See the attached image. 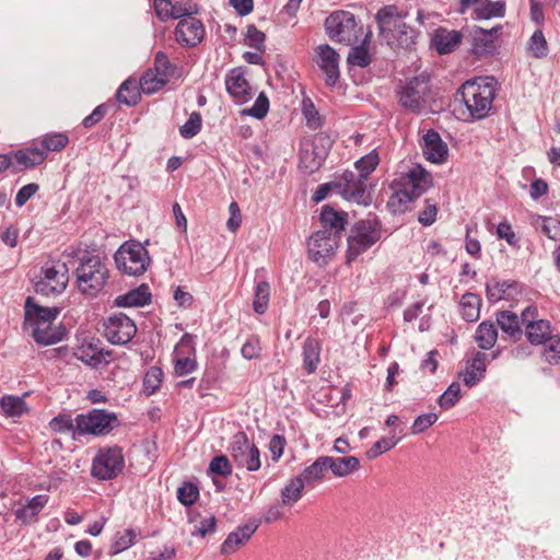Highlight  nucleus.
Listing matches in <instances>:
<instances>
[{
  "label": "nucleus",
  "mask_w": 560,
  "mask_h": 560,
  "mask_svg": "<svg viewBox=\"0 0 560 560\" xmlns=\"http://www.w3.org/2000/svg\"><path fill=\"white\" fill-rule=\"evenodd\" d=\"M528 49L533 57L544 58L548 54V46L541 30H536L529 38Z\"/></svg>",
  "instance_id": "50"
},
{
  "label": "nucleus",
  "mask_w": 560,
  "mask_h": 560,
  "mask_svg": "<svg viewBox=\"0 0 560 560\" xmlns=\"http://www.w3.org/2000/svg\"><path fill=\"white\" fill-rule=\"evenodd\" d=\"M168 80L150 68L140 78L139 86L144 94H153L165 86Z\"/></svg>",
  "instance_id": "40"
},
{
  "label": "nucleus",
  "mask_w": 560,
  "mask_h": 560,
  "mask_svg": "<svg viewBox=\"0 0 560 560\" xmlns=\"http://www.w3.org/2000/svg\"><path fill=\"white\" fill-rule=\"evenodd\" d=\"M205 34L203 23L196 18L179 20L174 31L175 40L183 47L198 46L203 40Z\"/></svg>",
  "instance_id": "14"
},
{
  "label": "nucleus",
  "mask_w": 560,
  "mask_h": 560,
  "mask_svg": "<svg viewBox=\"0 0 560 560\" xmlns=\"http://www.w3.org/2000/svg\"><path fill=\"white\" fill-rule=\"evenodd\" d=\"M495 85L497 81L492 77L477 78L462 85L457 94L472 119H482L489 115L497 93Z\"/></svg>",
  "instance_id": "3"
},
{
  "label": "nucleus",
  "mask_w": 560,
  "mask_h": 560,
  "mask_svg": "<svg viewBox=\"0 0 560 560\" xmlns=\"http://www.w3.org/2000/svg\"><path fill=\"white\" fill-rule=\"evenodd\" d=\"M380 35L392 48L410 49L418 36L416 30L407 25L395 5H386L376 13Z\"/></svg>",
  "instance_id": "2"
},
{
  "label": "nucleus",
  "mask_w": 560,
  "mask_h": 560,
  "mask_svg": "<svg viewBox=\"0 0 560 560\" xmlns=\"http://www.w3.org/2000/svg\"><path fill=\"white\" fill-rule=\"evenodd\" d=\"M487 370V354L474 352L470 360L467 361L466 370L463 373V382L466 386L472 387L485 378Z\"/></svg>",
  "instance_id": "21"
},
{
  "label": "nucleus",
  "mask_w": 560,
  "mask_h": 560,
  "mask_svg": "<svg viewBox=\"0 0 560 560\" xmlns=\"http://www.w3.org/2000/svg\"><path fill=\"white\" fill-rule=\"evenodd\" d=\"M525 336L527 340L534 346H538L545 342L546 339L551 336L549 320H530V323H527L525 326Z\"/></svg>",
  "instance_id": "30"
},
{
  "label": "nucleus",
  "mask_w": 560,
  "mask_h": 560,
  "mask_svg": "<svg viewBox=\"0 0 560 560\" xmlns=\"http://www.w3.org/2000/svg\"><path fill=\"white\" fill-rule=\"evenodd\" d=\"M124 465L121 448L117 446L103 448L93 459L91 474L100 480H110L122 470Z\"/></svg>",
  "instance_id": "11"
},
{
  "label": "nucleus",
  "mask_w": 560,
  "mask_h": 560,
  "mask_svg": "<svg viewBox=\"0 0 560 560\" xmlns=\"http://www.w3.org/2000/svg\"><path fill=\"white\" fill-rule=\"evenodd\" d=\"M46 152L38 148L19 150L14 153L16 162L25 168L34 167L46 160Z\"/></svg>",
  "instance_id": "39"
},
{
  "label": "nucleus",
  "mask_w": 560,
  "mask_h": 560,
  "mask_svg": "<svg viewBox=\"0 0 560 560\" xmlns=\"http://www.w3.org/2000/svg\"><path fill=\"white\" fill-rule=\"evenodd\" d=\"M462 316L466 322H475L480 315V298L475 294L467 292L460 299Z\"/></svg>",
  "instance_id": "38"
},
{
  "label": "nucleus",
  "mask_w": 560,
  "mask_h": 560,
  "mask_svg": "<svg viewBox=\"0 0 560 560\" xmlns=\"http://www.w3.org/2000/svg\"><path fill=\"white\" fill-rule=\"evenodd\" d=\"M24 325L25 326H47L56 319L59 314L57 307H43L28 296L25 301Z\"/></svg>",
  "instance_id": "19"
},
{
  "label": "nucleus",
  "mask_w": 560,
  "mask_h": 560,
  "mask_svg": "<svg viewBox=\"0 0 560 560\" xmlns=\"http://www.w3.org/2000/svg\"><path fill=\"white\" fill-rule=\"evenodd\" d=\"M260 340L257 336L248 338L241 349L242 357L246 360L257 359L260 355Z\"/></svg>",
  "instance_id": "64"
},
{
  "label": "nucleus",
  "mask_w": 560,
  "mask_h": 560,
  "mask_svg": "<svg viewBox=\"0 0 560 560\" xmlns=\"http://www.w3.org/2000/svg\"><path fill=\"white\" fill-rule=\"evenodd\" d=\"M398 442L399 439H397L394 435L388 438H382L378 441H376L370 450L365 452V456L368 457V459H374L381 456L383 453L394 448Z\"/></svg>",
  "instance_id": "52"
},
{
  "label": "nucleus",
  "mask_w": 560,
  "mask_h": 560,
  "mask_svg": "<svg viewBox=\"0 0 560 560\" xmlns=\"http://www.w3.org/2000/svg\"><path fill=\"white\" fill-rule=\"evenodd\" d=\"M118 425L117 416L104 409H93L77 416L78 435H104Z\"/></svg>",
  "instance_id": "10"
},
{
  "label": "nucleus",
  "mask_w": 560,
  "mask_h": 560,
  "mask_svg": "<svg viewBox=\"0 0 560 560\" xmlns=\"http://www.w3.org/2000/svg\"><path fill=\"white\" fill-rule=\"evenodd\" d=\"M139 88V83L135 79H127L117 90V101L128 106L136 105L140 97Z\"/></svg>",
  "instance_id": "36"
},
{
  "label": "nucleus",
  "mask_w": 560,
  "mask_h": 560,
  "mask_svg": "<svg viewBox=\"0 0 560 560\" xmlns=\"http://www.w3.org/2000/svg\"><path fill=\"white\" fill-rule=\"evenodd\" d=\"M436 420L438 415L434 412H428L418 416L411 425V433L420 434L424 432L427 429L433 425L436 422Z\"/></svg>",
  "instance_id": "63"
},
{
  "label": "nucleus",
  "mask_w": 560,
  "mask_h": 560,
  "mask_svg": "<svg viewBox=\"0 0 560 560\" xmlns=\"http://www.w3.org/2000/svg\"><path fill=\"white\" fill-rule=\"evenodd\" d=\"M49 497L46 494H37L33 497L25 505L14 511L16 520L21 521L23 524H30L46 506Z\"/></svg>",
  "instance_id": "27"
},
{
  "label": "nucleus",
  "mask_w": 560,
  "mask_h": 560,
  "mask_svg": "<svg viewBox=\"0 0 560 560\" xmlns=\"http://www.w3.org/2000/svg\"><path fill=\"white\" fill-rule=\"evenodd\" d=\"M73 355L91 368H97L102 363L106 362L105 355H109L108 351L100 348L97 343L93 341H84L78 347Z\"/></svg>",
  "instance_id": "23"
},
{
  "label": "nucleus",
  "mask_w": 560,
  "mask_h": 560,
  "mask_svg": "<svg viewBox=\"0 0 560 560\" xmlns=\"http://www.w3.org/2000/svg\"><path fill=\"white\" fill-rule=\"evenodd\" d=\"M460 40V32L438 28L433 35L432 44L440 55H446L452 52L459 45Z\"/></svg>",
  "instance_id": "25"
},
{
  "label": "nucleus",
  "mask_w": 560,
  "mask_h": 560,
  "mask_svg": "<svg viewBox=\"0 0 560 560\" xmlns=\"http://www.w3.org/2000/svg\"><path fill=\"white\" fill-rule=\"evenodd\" d=\"M381 238V223L375 220L357 222L348 236L347 262L350 264Z\"/></svg>",
  "instance_id": "7"
},
{
  "label": "nucleus",
  "mask_w": 560,
  "mask_h": 560,
  "mask_svg": "<svg viewBox=\"0 0 560 560\" xmlns=\"http://www.w3.org/2000/svg\"><path fill=\"white\" fill-rule=\"evenodd\" d=\"M544 346L542 357L550 364L560 363V335H551L541 343Z\"/></svg>",
  "instance_id": "44"
},
{
  "label": "nucleus",
  "mask_w": 560,
  "mask_h": 560,
  "mask_svg": "<svg viewBox=\"0 0 560 560\" xmlns=\"http://www.w3.org/2000/svg\"><path fill=\"white\" fill-rule=\"evenodd\" d=\"M163 371L158 366H151L143 378V387L148 395H152L161 385Z\"/></svg>",
  "instance_id": "54"
},
{
  "label": "nucleus",
  "mask_w": 560,
  "mask_h": 560,
  "mask_svg": "<svg viewBox=\"0 0 560 560\" xmlns=\"http://www.w3.org/2000/svg\"><path fill=\"white\" fill-rule=\"evenodd\" d=\"M155 72L160 73L164 79L170 80L173 71V65L168 60V57L163 51H158L154 57V65L151 68Z\"/></svg>",
  "instance_id": "62"
},
{
  "label": "nucleus",
  "mask_w": 560,
  "mask_h": 560,
  "mask_svg": "<svg viewBox=\"0 0 560 560\" xmlns=\"http://www.w3.org/2000/svg\"><path fill=\"white\" fill-rule=\"evenodd\" d=\"M325 30L330 39L351 44L359 39L358 23L353 13L349 11H335L325 21Z\"/></svg>",
  "instance_id": "9"
},
{
  "label": "nucleus",
  "mask_w": 560,
  "mask_h": 560,
  "mask_svg": "<svg viewBox=\"0 0 560 560\" xmlns=\"http://www.w3.org/2000/svg\"><path fill=\"white\" fill-rule=\"evenodd\" d=\"M340 236L337 232L323 229L313 233L308 240V257L319 266H325L335 255Z\"/></svg>",
  "instance_id": "12"
},
{
  "label": "nucleus",
  "mask_w": 560,
  "mask_h": 560,
  "mask_svg": "<svg viewBox=\"0 0 560 560\" xmlns=\"http://www.w3.org/2000/svg\"><path fill=\"white\" fill-rule=\"evenodd\" d=\"M497 323L501 330L513 339H520L522 328L520 317L511 311H501L497 314Z\"/></svg>",
  "instance_id": "32"
},
{
  "label": "nucleus",
  "mask_w": 560,
  "mask_h": 560,
  "mask_svg": "<svg viewBox=\"0 0 560 560\" xmlns=\"http://www.w3.org/2000/svg\"><path fill=\"white\" fill-rule=\"evenodd\" d=\"M198 497V488L191 482H185L177 489V499L182 504L186 506L194 504Z\"/></svg>",
  "instance_id": "58"
},
{
  "label": "nucleus",
  "mask_w": 560,
  "mask_h": 560,
  "mask_svg": "<svg viewBox=\"0 0 560 560\" xmlns=\"http://www.w3.org/2000/svg\"><path fill=\"white\" fill-rule=\"evenodd\" d=\"M366 180L362 175L347 171L335 182V188L347 200L362 202L365 197Z\"/></svg>",
  "instance_id": "15"
},
{
  "label": "nucleus",
  "mask_w": 560,
  "mask_h": 560,
  "mask_svg": "<svg viewBox=\"0 0 560 560\" xmlns=\"http://www.w3.org/2000/svg\"><path fill=\"white\" fill-rule=\"evenodd\" d=\"M209 472L228 477L232 474V465L225 455L214 456L209 464Z\"/></svg>",
  "instance_id": "56"
},
{
  "label": "nucleus",
  "mask_w": 560,
  "mask_h": 560,
  "mask_svg": "<svg viewBox=\"0 0 560 560\" xmlns=\"http://www.w3.org/2000/svg\"><path fill=\"white\" fill-rule=\"evenodd\" d=\"M152 295L148 284L142 283L126 294L118 295L114 303L118 307H141L151 302Z\"/></svg>",
  "instance_id": "24"
},
{
  "label": "nucleus",
  "mask_w": 560,
  "mask_h": 560,
  "mask_svg": "<svg viewBox=\"0 0 560 560\" xmlns=\"http://www.w3.org/2000/svg\"><path fill=\"white\" fill-rule=\"evenodd\" d=\"M225 88L237 104H244L252 98L250 86L240 68H234L226 73Z\"/></svg>",
  "instance_id": "18"
},
{
  "label": "nucleus",
  "mask_w": 560,
  "mask_h": 560,
  "mask_svg": "<svg viewBox=\"0 0 560 560\" xmlns=\"http://www.w3.org/2000/svg\"><path fill=\"white\" fill-rule=\"evenodd\" d=\"M78 290L88 296H96L105 287L109 272L105 261L97 255L84 256L75 269Z\"/></svg>",
  "instance_id": "4"
},
{
  "label": "nucleus",
  "mask_w": 560,
  "mask_h": 560,
  "mask_svg": "<svg viewBox=\"0 0 560 560\" xmlns=\"http://www.w3.org/2000/svg\"><path fill=\"white\" fill-rule=\"evenodd\" d=\"M49 425L52 431L62 433L69 432L73 436L78 435L77 417L72 419L69 415H59L51 419Z\"/></svg>",
  "instance_id": "47"
},
{
  "label": "nucleus",
  "mask_w": 560,
  "mask_h": 560,
  "mask_svg": "<svg viewBox=\"0 0 560 560\" xmlns=\"http://www.w3.org/2000/svg\"><path fill=\"white\" fill-rule=\"evenodd\" d=\"M328 470L336 477H347L360 468V460L355 456L330 457L326 456Z\"/></svg>",
  "instance_id": "29"
},
{
  "label": "nucleus",
  "mask_w": 560,
  "mask_h": 560,
  "mask_svg": "<svg viewBox=\"0 0 560 560\" xmlns=\"http://www.w3.org/2000/svg\"><path fill=\"white\" fill-rule=\"evenodd\" d=\"M258 522L252 520L237 526L231 532L220 546V552L224 556L235 553L241 547L245 546L258 529Z\"/></svg>",
  "instance_id": "16"
},
{
  "label": "nucleus",
  "mask_w": 560,
  "mask_h": 560,
  "mask_svg": "<svg viewBox=\"0 0 560 560\" xmlns=\"http://www.w3.org/2000/svg\"><path fill=\"white\" fill-rule=\"evenodd\" d=\"M230 455L238 468L257 471L261 467L260 452L243 431L236 432L230 442Z\"/></svg>",
  "instance_id": "8"
},
{
  "label": "nucleus",
  "mask_w": 560,
  "mask_h": 560,
  "mask_svg": "<svg viewBox=\"0 0 560 560\" xmlns=\"http://www.w3.org/2000/svg\"><path fill=\"white\" fill-rule=\"evenodd\" d=\"M199 8L197 3L191 0H182L173 3L172 19L182 20L186 18H194L197 14Z\"/></svg>",
  "instance_id": "49"
},
{
  "label": "nucleus",
  "mask_w": 560,
  "mask_h": 560,
  "mask_svg": "<svg viewBox=\"0 0 560 560\" xmlns=\"http://www.w3.org/2000/svg\"><path fill=\"white\" fill-rule=\"evenodd\" d=\"M114 259L122 273L135 277L143 275L151 262L149 252L143 244L137 241H128L120 245Z\"/></svg>",
  "instance_id": "6"
},
{
  "label": "nucleus",
  "mask_w": 560,
  "mask_h": 560,
  "mask_svg": "<svg viewBox=\"0 0 560 560\" xmlns=\"http://www.w3.org/2000/svg\"><path fill=\"white\" fill-rule=\"evenodd\" d=\"M3 411L11 417H19L27 411L26 404L22 397L5 396L1 400Z\"/></svg>",
  "instance_id": "46"
},
{
  "label": "nucleus",
  "mask_w": 560,
  "mask_h": 560,
  "mask_svg": "<svg viewBox=\"0 0 560 560\" xmlns=\"http://www.w3.org/2000/svg\"><path fill=\"white\" fill-rule=\"evenodd\" d=\"M327 470L326 456H320L313 464L307 466L298 477L301 478L305 485H313L322 480Z\"/></svg>",
  "instance_id": "37"
},
{
  "label": "nucleus",
  "mask_w": 560,
  "mask_h": 560,
  "mask_svg": "<svg viewBox=\"0 0 560 560\" xmlns=\"http://www.w3.org/2000/svg\"><path fill=\"white\" fill-rule=\"evenodd\" d=\"M316 62L325 74L327 85L334 86L340 75L339 72V54L329 45H319L316 48Z\"/></svg>",
  "instance_id": "17"
},
{
  "label": "nucleus",
  "mask_w": 560,
  "mask_h": 560,
  "mask_svg": "<svg viewBox=\"0 0 560 560\" xmlns=\"http://www.w3.org/2000/svg\"><path fill=\"white\" fill-rule=\"evenodd\" d=\"M51 325H47V326H38V325H34V326H30L32 328V337L34 338V340L38 343V345H42V346H50V345H55L57 343L58 341H60V337L57 336L55 332L51 331Z\"/></svg>",
  "instance_id": "45"
},
{
  "label": "nucleus",
  "mask_w": 560,
  "mask_h": 560,
  "mask_svg": "<svg viewBox=\"0 0 560 560\" xmlns=\"http://www.w3.org/2000/svg\"><path fill=\"white\" fill-rule=\"evenodd\" d=\"M422 153L432 163H443L448 154V148L438 131L430 129L422 137Z\"/></svg>",
  "instance_id": "20"
},
{
  "label": "nucleus",
  "mask_w": 560,
  "mask_h": 560,
  "mask_svg": "<svg viewBox=\"0 0 560 560\" xmlns=\"http://www.w3.org/2000/svg\"><path fill=\"white\" fill-rule=\"evenodd\" d=\"M201 115L192 112L187 121L179 128V133L184 139L195 137L201 129Z\"/></svg>",
  "instance_id": "55"
},
{
  "label": "nucleus",
  "mask_w": 560,
  "mask_h": 560,
  "mask_svg": "<svg viewBox=\"0 0 560 560\" xmlns=\"http://www.w3.org/2000/svg\"><path fill=\"white\" fill-rule=\"evenodd\" d=\"M45 280L54 283L56 291H65L69 282V268L63 261L47 262L42 267Z\"/></svg>",
  "instance_id": "22"
},
{
  "label": "nucleus",
  "mask_w": 560,
  "mask_h": 560,
  "mask_svg": "<svg viewBox=\"0 0 560 560\" xmlns=\"http://www.w3.org/2000/svg\"><path fill=\"white\" fill-rule=\"evenodd\" d=\"M266 39V35L264 32L258 30L254 24L247 26L246 31V45L257 49L258 51L265 50L264 42Z\"/></svg>",
  "instance_id": "59"
},
{
  "label": "nucleus",
  "mask_w": 560,
  "mask_h": 560,
  "mask_svg": "<svg viewBox=\"0 0 560 560\" xmlns=\"http://www.w3.org/2000/svg\"><path fill=\"white\" fill-rule=\"evenodd\" d=\"M487 299L491 303L501 300H511L518 293V283L516 281H493L487 283Z\"/></svg>",
  "instance_id": "26"
},
{
  "label": "nucleus",
  "mask_w": 560,
  "mask_h": 560,
  "mask_svg": "<svg viewBox=\"0 0 560 560\" xmlns=\"http://www.w3.org/2000/svg\"><path fill=\"white\" fill-rule=\"evenodd\" d=\"M380 163L378 154L375 150L365 154L355 162V167L362 175L363 179H368V176L376 168Z\"/></svg>",
  "instance_id": "53"
},
{
  "label": "nucleus",
  "mask_w": 560,
  "mask_h": 560,
  "mask_svg": "<svg viewBox=\"0 0 560 560\" xmlns=\"http://www.w3.org/2000/svg\"><path fill=\"white\" fill-rule=\"evenodd\" d=\"M371 32L366 33L363 43L359 46H354L351 48L348 55V62L352 66H358L360 68H365L371 63V57L369 54V49L366 46V40L370 38Z\"/></svg>",
  "instance_id": "43"
},
{
  "label": "nucleus",
  "mask_w": 560,
  "mask_h": 560,
  "mask_svg": "<svg viewBox=\"0 0 560 560\" xmlns=\"http://www.w3.org/2000/svg\"><path fill=\"white\" fill-rule=\"evenodd\" d=\"M505 12V2L503 0L489 1L486 0L481 8L477 9V15L480 19L488 20L490 18H501Z\"/></svg>",
  "instance_id": "51"
},
{
  "label": "nucleus",
  "mask_w": 560,
  "mask_h": 560,
  "mask_svg": "<svg viewBox=\"0 0 560 560\" xmlns=\"http://www.w3.org/2000/svg\"><path fill=\"white\" fill-rule=\"evenodd\" d=\"M475 339L480 349H491L498 339L495 325L488 320L480 323L477 327Z\"/></svg>",
  "instance_id": "34"
},
{
  "label": "nucleus",
  "mask_w": 560,
  "mask_h": 560,
  "mask_svg": "<svg viewBox=\"0 0 560 560\" xmlns=\"http://www.w3.org/2000/svg\"><path fill=\"white\" fill-rule=\"evenodd\" d=\"M396 95L406 110L415 114L427 112L432 101L429 77L420 74L407 80L396 90Z\"/></svg>",
  "instance_id": "5"
},
{
  "label": "nucleus",
  "mask_w": 560,
  "mask_h": 560,
  "mask_svg": "<svg viewBox=\"0 0 560 560\" xmlns=\"http://www.w3.org/2000/svg\"><path fill=\"white\" fill-rule=\"evenodd\" d=\"M69 142L68 136L65 133H48L44 137L42 144L43 150L47 151H60Z\"/></svg>",
  "instance_id": "57"
},
{
  "label": "nucleus",
  "mask_w": 560,
  "mask_h": 560,
  "mask_svg": "<svg viewBox=\"0 0 560 560\" xmlns=\"http://www.w3.org/2000/svg\"><path fill=\"white\" fill-rule=\"evenodd\" d=\"M270 299V284L268 281H258L255 287L253 308L257 314L266 313Z\"/></svg>",
  "instance_id": "41"
},
{
  "label": "nucleus",
  "mask_w": 560,
  "mask_h": 560,
  "mask_svg": "<svg viewBox=\"0 0 560 560\" xmlns=\"http://www.w3.org/2000/svg\"><path fill=\"white\" fill-rule=\"evenodd\" d=\"M534 225L540 226L541 232L550 240L560 241V221L551 217L535 215Z\"/></svg>",
  "instance_id": "42"
},
{
  "label": "nucleus",
  "mask_w": 560,
  "mask_h": 560,
  "mask_svg": "<svg viewBox=\"0 0 560 560\" xmlns=\"http://www.w3.org/2000/svg\"><path fill=\"white\" fill-rule=\"evenodd\" d=\"M319 152L304 143L300 151V168L306 174H313L320 168L326 158H319Z\"/></svg>",
  "instance_id": "31"
},
{
  "label": "nucleus",
  "mask_w": 560,
  "mask_h": 560,
  "mask_svg": "<svg viewBox=\"0 0 560 560\" xmlns=\"http://www.w3.org/2000/svg\"><path fill=\"white\" fill-rule=\"evenodd\" d=\"M312 148L319 152V158H327L331 147L332 140L331 138L323 132L316 133L311 142H308Z\"/></svg>",
  "instance_id": "61"
},
{
  "label": "nucleus",
  "mask_w": 560,
  "mask_h": 560,
  "mask_svg": "<svg viewBox=\"0 0 560 560\" xmlns=\"http://www.w3.org/2000/svg\"><path fill=\"white\" fill-rule=\"evenodd\" d=\"M104 334L110 343L124 346L136 336L137 326L127 315L117 313L104 322Z\"/></svg>",
  "instance_id": "13"
},
{
  "label": "nucleus",
  "mask_w": 560,
  "mask_h": 560,
  "mask_svg": "<svg viewBox=\"0 0 560 560\" xmlns=\"http://www.w3.org/2000/svg\"><path fill=\"white\" fill-rule=\"evenodd\" d=\"M460 398V385L457 382L450 384L447 389L439 397L438 404L444 409L453 408Z\"/></svg>",
  "instance_id": "48"
},
{
  "label": "nucleus",
  "mask_w": 560,
  "mask_h": 560,
  "mask_svg": "<svg viewBox=\"0 0 560 560\" xmlns=\"http://www.w3.org/2000/svg\"><path fill=\"white\" fill-rule=\"evenodd\" d=\"M305 486L298 476L288 480L281 490V503L285 506L294 505L302 498Z\"/></svg>",
  "instance_id": "35"
},
{
  "label": "nucleus",
  "mask_w": 560,
  "mask_h": 560,
  "mask_svg": "<svg viewBox=\"0 0 560 560\" xmlns=\"http://www.w3.org/2000/svg\"><path fill=\"white\" fill-rule=\"evenodd\" d=\"M320 221L324 229L337 232V235L340 236V233L345 229V224L347 222V214L343 212H337L330 206H324L320 212Z\"/></svg>",
  "instance_id": "33"
},
{
  "label": "nucleus",
  "mask_w": 560,
  "mask_h": 560,
  "mask_svg": "<svg viewBox=\"0 0 560 560\" xmlns=\"http://www.w3.org/2000/svg\"><path fill=\"white\" fill-rule=\"evenodd\" d=\"M268 110L269 100L264 93H260L255 100L253 106L245 109L244 113L257 119H262L267 115Z\"/></svg>",
  "instance_id": "60"
},
{
  "label": "nucleus",
  "mask_w": 560,
  "mask_h": 560,
  "mask_svg": "<svg viewBox=\"0 0 560 560\" xmlns=\"http://www.w3.org/2000/svg\"><path fill=\"white\" fill-rule=\"evenodd\" d=\"M303 366L308 374L316 372L320 362L322 343L318 339L307 337L302 348Z\"/></svg>",
  "instance_id": "28"
},
{
  "label": "nucleus",
  "mask_w": 560,
  "mask_h": 560,
  "mask_svg": "<svg viewBox=\"0 0 560 560\" xmlns=\"http://www.w3.org/2000/svg\"><path fill=\"white\" fill-rule=\"evenodd\" d=\"M432 186L431 174L416 164L406 172H400L390 184L393 194L387 201V209L393 214H402L411 209L412 202Z\"/></svg>",
  "instance_id": "1"
}]
</instances>
